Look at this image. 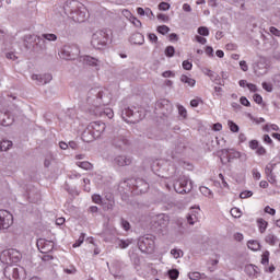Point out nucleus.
<instances>
[{
	"instance_id": "f257e3e1",
	"label": "nucleus",
	"mask_w": 280,
	"mask_h": 280,
	"mask_svg": "<svg viewBox=\"0 0 280 280\" xmlns=\"http://www.w3.org/2000/svg\"><path fill=\"white\" fill-rule=\"evenodd\" d=\"M113 96L108 90H104L101 88H93L88 93V102L95 107V115H100V117H108V119H113L115 114L112 108L103 107L108 106Z\"/></svg>"
},
{
	"instance_id": "f03ea898",
	"label": "nucleus",
	"mask_w": 280,
	"mask_h": 280,
	"mask_svg": "<svg viewBox=\"0 0 280 280\" xmlns=\"http://www.w3.org/2000/svg\"><path fill=\"white\" fill-rule=\"evenodd\" d=\"M63 12L74 23H84L86 21V8L77 0H69L63 4Z\"/></svg>"
},
{
	"instance_id": "7ed1b4c3",
	"label": "nucleus",
	"mask_w": 280,
	"mask_h": 280,
	"mask_svg": "<svg viewBox=\"0 0 280 280\" xmlns=\"http://www.w3.org/2000/svg\"><path fill=\"white\" fill-rule=\"evenodd\" d=\"M110 43V34L106 30H98L92 35L91 45L94 49H104Z\"/></svg>"
},
{
	"instance_id": "20e7f679",
	"label": "nucleus",
	"mask_w": 280,
	"mask_h": 280,
	"mask_svg": "<svg viewBox=\"0 0 280 280\" xmlns=\"http://www.w3.org/2000/svg\"><path fill=\"white\" fill-rule=\"evenodd\" d=\"M112 145L121 152H126V150L130 148V140L128 139V136H126V130L122 129L114 133Z\"/></svg>"
},
{
	"instance_id": "39448f33",
	"label": "nucleus",
	"mask_w": 280,
	"mask_h": 280,
	"mask_svg": "<svg viewBox=\"0 0 280 280\" xmlns=\"http://www.w3.org/2000/svg\"><path fill=\"white\" fill-rule=\"evenodd\" d=\"M3 275L9 280H23L27 277L25 268L16 265H9L4 268Z\"/></svg>"
},
{
	"instance_id": "423d86ee",
	"label": "nucleus",
	"mask_w": 280,
	"mask_h": 280,
	"mask_svg": "<svg viewBox=\"0 0 280 280\" xmlns=\"http://www.w3.org/2000/svg\"><path fill=\"white\" fill-rule=\"evenodd\" d=\"M154 240H156V237H154V235L152 234H147L144 236L139 237L138 240L139 250H141V253H145L147 255H152L155 248Z\"/></svg>"
},
{
	"instance_id": "0eeeda50",
	"label": "nucleus",
	"mask_w": 280,
	"mask_h": 280,
	"mask_svg": "<svg viewBox=\"0 0 280 280\" xmlns=\"http://www.w3.org/2000/svg\"><path fill=\"white\" fill-rule=\"evenodd\" d=\"M78 56H80V46L78 44L66 45L61 49V58L63 60H75Z\"/></svg>"
},
{
	"instance_id": "6e6552de",
	"label": "nucleus",
	"mask_w": 280,
	"mask_h": 280,
	"mask_svg": "<svg viewBox=\"0 0 280 280\" xmlns=\"http://www.w3.org/2000/svg\"><path fill=\"white\" fill-rule=\"evenodd\" d=\"M189 177L182 176L174 183V189L176 194H189L191 191L192 186L191 182L189 183Z\"/></svg>"
},
{
	"instance_id": "1a4fd4ad",
	"label": "nucleus",
	"mask_w": 280,
	"mask_h": 280,
	"mask_svg": "<svg viewBox=\"0 0 280 280\" xmlns=\"http://www.w3.org/2000/svg\"><path fill=\"white\" fill-rule=\"evenodd\" d=\"M121 117L127 124H139V121H141V115L139 112H135L130 107H126L122 110Z\"/></svg>"
},
{
	"instance_id": "9d476101",
	"label": "nucleus",
	"mask_w": 280,
	"mask_h": 280,
	"mask_svg": "<svg viewBox=\"0 0 280 280\" xmlns=\"http://www.w3.org/2000/svg\"><path fill=\"white\" fill-rule=\"evenodd\" d=\"M13 222L14 218L12 217V213H10L8 210H0V231L10 229Z\"/></svg>"
},
{
	"instance_id": "9b49d317",
	"label": "nucleus",
	"mask_w": 280,
	"mask_h": 280,
	"mask_svg": "<svg viewBox=\"0 0 280 280\" xmlns=\"http://www.w3.org/2000/svg\"><path fill=\"white\" fill-rule=\"evenodd\" d=\"M131 185L137 194H145L150 189V184L143 178L132 179Z\"/></svg>"
},
{
	"instance_id": "f8f14e48",
	"label": "nucleus",
	"mask_w": 280,
	"mask_h": 280,
	"mask_svg": "<svg viewBox=\"0 0 280 280\" xmlns=\"http://www.w3.org/2000/svg\"><path fill=\"white\" fill-rule=\"evenodd\" d=\"M88 127H90L92 135H94V137H96V139H100V137H102V135H104V132L106 130V124H104L102 121L91 122Z\"/></svg>"
},
{
	"instance_id": "ddd939ff",
	"label": "nucleus",
	"mask_w": 280,
	"mask_h": 280,
	"mask_svg": "<svg viewBox=\"0 0 280 280\" xmlns=\"http://www.w3.org/2000/svg\"><path fill=\"white\" fill-rule=\"evenodd\" d=\"M113 165L116 167H128V165H132V158L124 154L116 155L113 159Z\"/></svg>"
},
{
	"instance_id": "4468645a",
	"label": "nucleus",
	"mask_w": 280,
	"mask_h": 280,
	"mask_svg": "<svg viewBox=\"0 0 280 280\" xmlns=\"http://www.w3.org/2000/svg\"><path fill=\"white\" fill-rule=\"evenodd\" d=\"M37 248L40 253L47 254L54 250V242L45 238L37 240Z\"/></svg>"
},
{
	"instance_id": "2eb2a0df",
	"label": "nucleus",
	"mask_w": 280,
	"mask_h": 280,
	"mask_svg": "<svg viewBox=\"0 0 280 280\" xmlns=\"http://www.w3.org/2000/svg\"><path fill=\"white\" fill-rule=\"evenodd\" d=\"M14 124V116L10 112H0V126H12Z\"/></svg>"
},
{
	"instance_id": "dca6fc26",
	"label": "nucleus",
	"mask_w": 280,
	"mask_h": 280,
	"mask_svg": "<svg viewBox=\"0 0 280 280\" xmlns=\"http://www.w3.org/2000/svg\"><path fill=\"white\" fill-rule=\"evenodd\" d=\"M254 73L256 75H266L268 73V67L266 65V61H258L254 65Z\"/></svg>"
},
{
	"instance_id": "f3484780",
	"label": "nucleus",
	"mask_w": 280,
	"mask_h": 280,
	"mask_svg": "<svg viewBox=\"0 0 280 280\" xmlns=\"http://www.w3.org/2000/svg\"><path fill=\"white\" fill-rule=\"evenodd\" d=\"M39 38L40 37H38L37 35H32V34L25 35L24 46L26 47V49H32L34 45H36Z\"/></svg>"
},
{
	"instance_id": "a211bd4d",
	"label": "nucleus",
	"mask_w": 280,
	"mask_h": 280,
	"mask_svg": "<svg viewBox=\"0 0 280 280\" xmlns=\"http://www.w3.org/2000/svg\"><path fill=\"white\" fill-rule=\"evenodd\" d=\"M155 224L160 229H165L170 224V217L167 214H159L155 219Z\"/></svg>"
},
{
	"instance_id": "6ab92c4d",
	"label": "nucleus",
	"mask_w": 280,
	"mask_h": 280,
	"mask_svg": "<svg viewBox=\"0 0 280 280\" xmlns=\"http://www.w3.org/2000/svg\"><path fill=\"white\" fill-rule=\"evenodd\" d=\"M81 62H83V65H89V67H100V60L89 55L82 56Z\"/></svg>"
},
{
	"instance_id": "aec40b11",
	"label": "nucleus",
	"mask_w": 280,
	"mask_h": 280,
	"mask_svg": "<svg viewBox=\"0 0 280 280\" xmlns=\"http://www.w3.org/2000/svg\"><path fill=\"white\" fill-rule=\"evenodd\" d=\"M272 170H275V165H267L265 167V174L267 176L268 183H270L271 185H275V183H277V176H275V174H272Z\"/></svg>"
},
{
	"instance_id": "412c9836",
	"label": "nucleus",
	"mask_w": 280,
	"mask_h": 280,
	"mask_svg": "<svg viewBox=\"0 0 280 280\" xmlns=\"http://www.w3.org/2000/svg\"><path fill=\"white\" fill-rule=\"evenodd\" d=\"M95 139H97V137H95V135H93V131L90 130V127H86V129L82 133V140L85 143H91L92 141H95Z\"/></svg>"
},
{
	"instance_id": "4be33fe9",
	"label": "nucleus",
	"mask_w": 280,
	"mask_h": 280,
	"mask_svg": "<svg viewBox=\"0 0 280 280\" xmlns=\"http://www.w3.org/2000/svg\"><path fill=\"white\" fill-rule=\"evenodd\" d=\"M130 43L132 45H143V43H145V39L143 37V34L141 33H135L130 36Z\"/></svg>"
},
{
	"instance_id": "5701e85b",
	"label": "nucleus",
	"mask_w": 280,
	"mask_h": 280,
	"mask_svg": "<svg viewBox=\"0 0 280 280\" xmlns=\"http://www.w3.org/2000/svg\"><path fill=\"white\" fill-rule=\"evenodd\" d=\"M14 255H16V256L14 257ZM2 256L9 257L10 261H19V252H16L14 249L2 250Z\"/></svg>"
},
{
	"instance_id": "b1692460",
	"label": "nucleus",
	"mask_w": 280,
	"mask_h": 280,
	"mask_svg": "<svg viewBox=\"0 0 280 280\" xmlns=\"http://www.w3.org/2000/svg\"><path fill=\"white\" fill-rule=\"evenodd\" d=\"M27 198L30 200V202H38L40 200V192H38V190L33 189L27 191Z\"/></svg>"
},
{
	"instance_id": "393cba45",
	"label": "nucleus",
	"mask_w": 280,
	"mask_h": 280,
	"mask_svg": "<svg viewBox=\"0 0 280 280\" xmlns=\"http://www.w3.org/2000/svg\"><path fill=\"white\" fill-rule=\"evenodd\" d=\"M47 49V46L45 45V39L40 38L37 39V42L33 45V50L37 54L40 51H45Z\"/></svg>"
},
{
	"instance_id": "a878e982",
	"label": "nucleus",
	"mask_w": 280,
	"mask_h": 280,
	"mask_svg": "<svg viewBox=\"0 0 280 280\" xmlns=\"http://www.w3.org/2000/svg\"><path fill=\"white\" fill-rule=\"evenodd\" d=\"M180 82H183V84H187V86H196V81L186 74L180 75Z\"/></svg>"
},
{
	"instance_id": "bb28decb",
	"label": "nucleus",
	"mask_w": 280,
	"mask_h": 280,
	"mask_svg": "<svg viewBox=\"0 0 280 280\" xmlns=\"http://www.w3.org/2000/svg\"><path fill=\"white\" fill-rule=\"evenodd\" d=\"M240 156H242V153L240 151L230 149V153L228 155V163H232L233 160L240 159Z\"/></svg>"
},
{
	"instance_id": "cd10ccee",
	"label": "nucleus",
	"mask_w": 280,
	"mask_h": 280,
	"mask_svg": "<svg viewBox=\"0 0 280 280\" xmlns=\"http://www.w3.org/2000/svg\"><path fill=\"white\" fill-rule=\"evenodd\" d=\"M257 270L258 268L255 265L245 266V272L248 275V277H255V275H257Z\"/></svg>"
},
{
	"instance_id": "c85d7f7f",
	"label": "nucleus",
	"mask_w": 280,
	"mask_h": 280,
	"mask_svg": "<svg viewBox=\"0 0 280 280\" xmlns=\"http://www.w3.org/2000/svg\"><path fill=\"white\" fill-rule=\"evenodd\" d=\"M229 153H230V149H222L221 150L220 159H221L222 165H226V163L229 162Z\"/></svg>"
},
{
	"instance_id": "c756f323",
	"label": "nucleus",
	"mask_w": 280,
	"mask_h": 280,
	"mask_svg": "<svg viewBox=\"0 0 280 280\" xmlns=\"http://www.w3.org/2000/svg\"><path fill=\"white\" fill-rule=\"evenodd\" d=\"M257 224L260 233H266V230L268 229V223L266 220L259 218L257 219Z\"/></svg>"
},
{
	"instance_id": "7c9ffc66",
	"label": "nucleus",
	"mask_w": 280,
	"mask_h": 280,
	"mask_svg": "<svg viewBox=\"0 0 280 280\" xmlns=\"http://www.w3.org/2000/svg\"><path fill=\"white\" fill-rule=\"evenodd\" d=\"M265 242H266V244H269L270 246H275V244H277V242H279V238L275 234H268L265 237Z\"/></svg>"
},
{
	"instance_id": "2f4dec72",
	"label": "nucleus",
	"mask_w": 280,
	"mask_h": 280,
	"mask_svg": "<svg viewBox=\"0 0 280 280\" xmlns=\"http://www.w3.org/2000/svg\"><path fill=\"white\" fill-rule=\"evenodd\" d=\"M13 143L10 140H2L0 142V150L1 152H8V150H10V148H12Z\"/></svg>"
},
{
	"instance_id": "473e14b6",
	"label": "nucleus",
	"mask_w": 280,
	"mask_h": 280,
	"mask_svg": "<svg viewBox=\"0 0 280 280\" xmlns=\"http://www.w3.org/2000/svg\"><path fill=\"white\" fill-rule=\"evenodd\" d=\"M247 248H249L250 250H259L261 248V245L257 241H248Z\"/></svg>"
},
{
	"instance_id": "72a5a7b5",
	"label": "nucleus",
	"mask_w": 280,
	"mask_h": 280,
	"mask_svg": "<svg viewBox=\"0 0 280 280\" xmlns=\"http://www.w3.org/2000/svg\"><path fill=\"white\" fill-rule=\"evenodd\" d=\"M206 75H208V78H210V80H212L213 82H218V80H220V75H218V73L209 70V69H206L205 71Z\"/></svg>"
},
{
	"instance_id": "f704fd0d",
	"label": "nucleus",
	"mask_w": 280,
	"mask_h": 280,
	"mask_svg": "<svg viewBox=\"0 0 280 280\" xmlns=\"http://www.w3.org/2000/svg\"><path fill=\"white\" fill-rule=\"evenodd\" d=\"M78 167H81V170H93V164L90 162H77Z\"/></svg>"
},
{
	"instance_id": "c9c22d12",
	"label": "nucleus",
	"mask_w": 280,
	"mask_h": 280,
	"mask_svg": "<svg viewBox=\"0 0 280 280\" xmlns=\"http://www.w3.org/2000/svg\"><path fill=\"white\" fill-rule=\"evenodd\" d=\"M270 261V252L265 250L261 255V264L266 266Z\"/></svg>"
},
{
	"instance_id": "e433bc0d",
	"label": "nucleus",
	"mask_w": 280,
	"mask_h": 280,
	"mask_svg": "<svg viewBox=\"0 0 280 280\" xmlns=\"http://www.w3.org/2000/svg\"><path fill=\"white\" fill-rule=\"evenodd\" d=\"M164 54L167 58H173L174 54H176V49H174V46H168L165 48Z\"/></svg>"
},
{
	"instance_id": "4c0bfd02",
	"label": "nucleus",
	"mask_w": 280,
	"mask_h": 280,
	"mask_svg": "<svg viewBox=\"0 0 280 280\" xmlns=\"http://www.w3.org/2000/svg\"><path fill=\"white\" fill-rule=\"evenodd\" d=\"M179 275H180V272L178 271V269H171V270H168V277L172 280L178 279Z\"/></svg>"
},
{
	"instance_id": "58836bf2",
	"label": "nucleus",
	"mask_w": 280,
	"mask_h": 280,
	"mask_svg": "<svg viewBox=\"0 0 280 280\" xmlns=\"http://www.w3.org/2000/svg\"><path fill=\"white\" fill-rule=\"evenodd\" d=\"M228 126L230 127L231 132H240V126L233 122V120H229Z\"/></svg>"
},
{
	"instance_id": "ea45409f",
	"label": "nucleus",
	"mask_w": 280,
	"mask_h": 280,
	"mask_svg": "<svg viewBox=\"0 0 280 280\" xmlns=\"http://www.w3.org/2000/svg\"><path fill=\"white\" fill-rule=\"evenodd\" d=\"M177 109L180 117H183V119H187V109L185 108V106L178 105Z\"/></svg>"
},
{
	"instance_id": "a19ab883",
	"label": "nucleus",
	"mask_w": 280,
	"mask_h": 280,
	"mask_svg": "<svg viewBox=\"0 0 280 280\" xmlns=\"http://www.w3.org/2000/svg\"><path fill=\"white\" fill-rule=\"evenodd\" d=\"M187 222H188V224L194 225V224H196V222H198V217L194 213L188 214L187 215Z\"/></svg>"
},
{
	"instance_id": "79ce46f5",
	"label": "nucleus",
	"mask_w": 280,
	"mask_h": 280,
	"mask_svg": "<svg viewBox=\"0 0 280 280\" xmlns=\"http://www.w3.org/2000/svg\"><path fill=\"white\" fill-rule=\"evenodd\" d=\"M131 244H132V241L130 240H126V241L121 240L118 242L119 248H128Z\"/></svg>"
},
{
	"instance_id": "37998d69",
	"label": "nucleus",
	"mask_w": 280,
	"mask_h": 280,
	"mask_svg": "<svg viewBox=\"0 0 280 280\" xmlns=\"http://www.w3.org/2000/svg\"><path fill=\"white\" fill-rule=\"evenodd\" d=\"M200 192L203 195V196H207V197H213V192L211 191V189H209L208 187H200Z\"/></svg>"
},
{
	"instance_id": "c03bdc74",
	"label": "nucleus",
	"mask_w": 280,
	"mask_h": 280,
	"mask_svg": "<svg viewBox=\"0 0 280 280\" xmlns=\"http://www.w3.org/2000/svg\"><path fill=\"white\" fill-rule=\"evenodd\" d=\"M230 213L233 218H242V211L240 208H232Z\"/></svg>"
},
{
	"instance_id": "a18cd8bd",
	"label": "nucleus",
	"mask_w": 280,
	"mask_h": 280,
	"mask_svg": "<svg viewBox=\"0 0 280 280\" xmlns=\"http://www.w3.org/2000/svg\"><path fill=\"white\" fill-rule=\"evenodd\" d=\"M198 35L199 36H209V28L206 26H200L198 28Z\"/></svg>"
},
{
	"instance_id": "49530a36",
	"label": "nucleus",
	"mask_w": 280,
	"mask_h": 280,
	"mask_svg": "<svg viewBox=\"0 0 280 280\" xmlns=\"http://www.w3.org/2000/svg\"><path fill=\"white\" fill-rule=\"evenodd\" d=\"M171 255L174 257V259H178L183 257V250L182 249H172Z\"/></svg>"
},
{
	"instance_id": "de8ad7c7",
	"label": "nucleus",
	"mask_w": 280,
	"mask_h": 280,
	"mask_svg": "<svg viewBox=\"0 0 280 280\" xmlns=\"http://www.w3.org/2000/svg\"><path fill=\"white\" fill-rule=\"evenodd\" d=\"M43 38H45V40H51V42H56L58 40V36H56V34H43Z\"/></svg>"
},
{
	"instance_id": "09e8293b",
	"label": "nucleus",
	"mask_w": 280,
	"mask_h": 280,
	"mask_svg": "<svg viewBox=\"0 0 280 280\" xmlns=\"http://www.w3.org/2000/svg\"><path fill=\"white\" fill-rule=\"evenodd\" d=\"M189 279L191 280H200L202 277V273L195 271V272H190L188 273Z\"/></svg>"
},
{
	"instance_id": "8fccbe9b",
	"label": "nucleus",
	"mask_w": 280,
	"mask_h": 280,
	"mask_svg": "<svg viewBox=\"0 0 280 280\" xmlns=\"http://www.w3.org/2000/svg\"><path fill=\"white\" fill-rule=\"evenodd\" d=\"M32 80H35L38 84H45V78H43V74H33Z\"/></svg>"
},
{
	"instance_id": "3c124183",
	"label": "nucleus",
	"mask_w": 280,
	"mask_h": 280,
	"mask_svg": "<svg viewBox=\"0 0 280 280\" xmlns=\"http://www.w3.org/2000/svg\"><path fill=\"white\" fill-rule=\"evenodd\" d=\"M182 67L186 71H191L194 65L189 60H185V61H183Z\"/></svg>"
},
{
	"instance_id": "603ef678",
	"label": "nucleus",
	"mask_w": 280,
	"mask_h": 280,
	"mask_svg": "<svg viewBox=\"0 0 280 280\" xmlns=\"http://www.w3.org/2000/svg\"><path fill=\"white\" fill-rule=\"evenodd\" d=\"M158 32L159 34L165 35L167 34V32H170V28L167 27V25H160L158 26Z\"/></svg>"
},
{
	"instance_id": "864d4df0",
	"label": "nucleus",
	"mask_w": 280,
	"mask_h": 280,
	"mask_svg": "<svg viewBox=\"0 0 280 280\" xmlns=\"http://www.w3.org/2000/svg\"><path fill=\"white\" fill-rule=\"evenodd\" d=\"M253 196V191L250 190H244L243 192L240 194V198H250Z\"/></svg>"
},
{
	"instance_id": "5fc2aeb1",
	"label": "nucleus",
	"mask_w": 280,
	"mask_h": 280,
	"mask_svg": "<svg viewBox=\"0 0 280 280\" xmlns=\"http://www.w3.org/2000/svg\"><path fill=\"white\" fill-rule=\"evenodd\" d=\"M84 243V234H82L79 240L73 244V248H78L79 246H82Z\"/></svg>"
},
{
	"instance_id": "6e6d98bb",
	"label": "nucleus",
	"mask_w": 280,
	"mask_h": 280,
	"mask_svg": "<svg viewBox=\"0 0 280 280\" xmlns=\"http://www.w3.org/2000/svg\"><path fill=\"white\" fill-rule=\"evenodd\" d=\"M148 38H149L150 43H159V37L154 33H150L148 35Z\"/></svg>"
},
{
	"instance_id": "4d7b16f0",
	"label": "nucleus",
	"mask_w": 280,
	"mask_h": 280,
	"mask_svg": "<svg viewBox=\"0 0 280 280\" xmlns=\"http://www.w3.org/2000/svg\"><path fill=\"white\" fill-rule=\"evenodd\" d=\"M159 10H162V11H167V10H170V3H167V2H161L160 4H159Z\"/></svg>"
},
{
	"instance_id": "13d9d810",
	"label": "nucleus",
	"mask_w": 280,
	"mask_h": 280,
	"mask_svg": "<svg viewBox=\"0 0 280 280\" xmlns=\"http://www.w3.org/2000/svg\"><path fill=\"white\" fill-rule=\"evenodd\" d=\"M121 226L125 231H130V222L126 221V219H121Z\"/></svg>"
},
{
	"instance_id": "bf43d9fd",
	"label": "nucleus",
	"mask_w": 280,
	"mask_h": 280,
	"mask_svg": "<svg viewBox=\"0 0 280 280\" xmlns=\"http://www.w3.org/2000/svg\"><path fill=\"white\" fill-rule=\"evenodd\" d=\"M92 200L95 202V205H102V196L100 195H93Z\"/></svg>"
},
{
	"instance_id": "052dcab7",
	"label": "nucleus",
	"mask_w": 280,
	"mask_h": 280,
	"mask_svg": "<svg viewBox=\"0 0 280 280\" xmlns=\"http://www.w3.org/2000/svg\"><path fill=\"white\" fill-rule=\"evenodd\" d=\"M262 89L267 91L268 93H272V85L268 82L262 83Z\"/></svg>"
},
{
	"instance_id": "680f3d73",
	"label": "nucleus",
	"mask_w": 280,
	"mask_h": 280,
	"mask_svg": "<svg viewBox=\"0 0 280 280\" xmlns=\"http://www.w3.org/2000/svg\"><path fill=\"white\" fill-rule=\"evenodd\" d=\"M249 148H250L252 150H257V149L259 148V141H257V140H252V141L249 142Z\"/></svg>"
},
{
	"instance_id": "e2e57ef3",
	"label": "nucleus",
	"mask_w": 280,
	"mask_h": 280,
	"mask_svg": "<svg viewBox=\"0 0 280 280\" xmlns=\"http://www.w3.org/2000/svg\"><path fill=\"white\" fill-rule=\"evenodd\" d=\"M240 102H241L242 106L250 107V102L245 96H242Z\"/></svg>"
},
{
	"instance_id": "0e129e2a",
	"label": "nucleus",
	"mask_w": 280,
	"mask_h": 280,
	"mask_svg": "<svg viewBox=\"0 0 280 280\" xmlns=\"http://www.w3.org/2000/svg\"><path fill=\"white\" fill-rule=\"evenodd\" d=\"M256 153H257L259 156H264V154H266V148H264L262 145H259V147L256 149Z\"/></svg>"
},
{
	"instance_id": "69168bd1",
	"label": "nucleus",
	"mask_w": 280,
	"mask_h": 280,
	"mask_svg": "<svg viewBox=\"0 0 280 280\" xmlns=\"http://www.w3.org/2000/svg\"><path fill=\"white\" fill-rule=\"evenodd\" d=\"M269 32H270L273 36L280 37V31H279L277 27L271 26V27L269 28Z\"/></svg>"
},
{
	"instance_id": "338daca9",
	"label": "nucleus",
	"mask_w": 280,
	"mask_h": 280,
	"mask_svg": "<svg viewBox=\"0 0 280 280\" xmlns=\"http://www.w3.org/2000/svg\"><path fill=\"white\" fill-rule=\"evenodd\" d=\"M265 213H269V215H275L277 213V210L275 208H270L269 206L265 207Z\"/></svg>"
},
{
	"instance_id": "774afa93",
	"label": "nucleus",
	"mask_w": 280,
	"mask_h": 280,
	"mask_svg": "<svg viewBox=\"0 0 280 280\" xmlns=\"http://www.w3.org/2000/svg\"><path fill=\"white\" fill-rule=\"evenodd\" d=\"M240 67L242 71H248V63L245 60L240 61Z\"/></svg>"
}]
</instances>
